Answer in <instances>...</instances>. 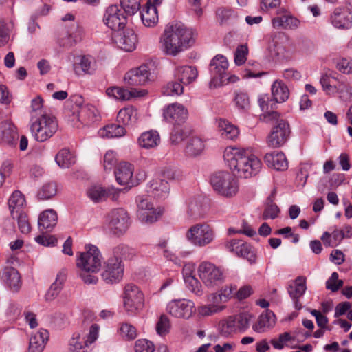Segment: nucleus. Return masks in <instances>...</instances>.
I'll list each match as a JSON object with an SVG mask.
<instances>
[{
  "mask_svg": "<svg viewBox=\"0 0 352 352\" xmlns=\"http://www.w3.org/2000/svg\"><path fill=\"white\" fill-rule=\"evenodd\" d=\"M149 188V192L154 197L158 198L166 197L170 191L168 183L161 179H155L151 181Z\"/></svg>",
  "mask_w": 352,
  "mask_h": 352,
  "instance_id": "ea45409f",
  "label": "nucleus"
},
{
  "mask_svg": "<svg viewBox=\"0 0 352 352\" xmlns=\"http://www.w3.org/2000/svg\"><path fill=\"white\" fill-rule=\"evenodd\" d=\"M49 338V333L44 329L33 333L30 338L28 352H42Z\"/></svg>",
  "mask_w": 352,
  "mask_h": 352,
  "instance_id": "cd10ccee",
  "label": "nucleus"
},
{
  "mask_svg": "<svg viewBox=\"0 0 352 352\" xmlns=\"http://www.w3.org/2000/svg\"><path fill=\"white\" fill-rule=\"evenodd\" d=\"M223 158L234 174L240 177L256 176L262 168L261 161L250 148L228 146L224 151Z\"/></svg>",
  "mask_w": 352,
  "mask_h": 352,
  "instance_id": "f03ea898",
  "label": "nucleus"
},
{
  "mask_svg": "<svg viewBox=\"0 0 352 352\" xmlns=\"http://www.w3.org/2000/svg\"><path fill=\"white\" fill-rule=\"evenodd\" d=\"M183 276L185 283L186 284L188 289L193 292L195 294L201 296L202 294V286L200 282L195 277V276L191 275L190 273L188 274V273H187V269H184L183 270Z\"/></svg>",
  "mask_w": 352,
  "mask_h": 352,
  "instance_id": "603ef678",
  "label": "nucleus"
},
{
  "mask_svg": "<svg viewBox=\"0 0 352 352\" xmlns=\"http://www.w3.org/2000/svg\"><path fill=\"white\" fill-rule=\"evenodd\" d=\"M106 93L109 96L119 100L125 101L132 98L144 96L147 94V91L144 89H131L129 90L123 87H112L108 88Z\"/></svg>",
  "mask_w": 352,
  "mask_h": 352,
  "instance_id": "b1692460",
  "label": "nucleus"
},
{
  "mask_svg": "<svg viewBox=\"0 0 352 352\" xmlns=\"http://www.w3.org/2000/svg\"><path fill=\"white\" fill-rule=\"evenodd\" d=\"M135 352H153L155 346L153 343L146 339H140L135 342Z\"/></svg>",
  "mask_w": 352,
  "mask_h": 352,
  "instance_id": "774afa93",
  "label": "nucleus"
},
{
  "mask_svg": "<svg viewBox=\"0 0 352 352\" xmlns=\"http://www.w3.org/2000/svg\"><path fill=\"white\" fill-rule=\"evenodd\" d=\"M58 216L52 209L43 211L38 219V229L42 232H51L57 223Z\"/></svg>",
  "mask_w": 352,
  "mask_h": 352,
  "instance_id": "bb28decb",
  "label": "nucleus"
},
{
  "mask_svg": "<svg viewBox=\"0 0 352 352\" xmlns=\"http://www.w3.org/2000/svg\"><path fill=\"white\" fill-rule=\"evenodd\" d=\"M160 143V137L157 131L151 130L144 132L138 138L140 146L144 148H153Z\"/></svg>",
  "mask_w": 352,
  "mask_h": 352,
  "instance_id": "72a5a7b5",
  "label": "nucleus"
},
{
  "mask_svg": "<svg viewBox=\"0 0 352 352\" xmlns=\"http://www.w3.org/2000/svg\"><path fill=\"white\" fill-rule=\"evenodd\" d=\"M57 192V186L54 182L45 184L38 192L39 199L45 200L54 197Z\"/></svg>",
  "mask_w": 352,
  "mask_h": 352,
  "instance_id": "6e6d98bb",
  "label": "nucleus"
},
{
  "mask_svg": "<svg viewBox=\"0 0 352 352\" xmlns=\"http://www.w3.org/2000/svg\"><path fill=\"white\" fill-rule=\"evenodd\" d=\"M86 252H81L76 259V266L80 270L79 276L85 284L96 285L98 273L102 266V256L99 249L93 245L86 246Z\"/></svg>",
  "mask_w": 352,
  "mask_h": 352,
  "instance_id": "20e7f679",
  "label": "nucleus"
},
{
  "mask_svg": "<svg viewBox=\"0 0 352 352\" xmlns=\"http://www.w3.org/2000/svg\"><path fill=\"white\" fill-rule=\"evenodd\" d=\"M197 272L199 277L207 287H214L224 280L223 270L209 261L201 262Z\"/></svg>",
  "mask_w": 352,
  "mask_h": 352,
  "instance_id": "f8f14e48",
  "label": "nucleus"
},
{
  "mask_svg": "<svg viewBox=\"0 0 352 352\" xmlns=\"http://www.w3.org/2000/svg\"><path fill=\"white\" fill-rule=\"evenodd\" d=\"M338 274L336 272L331 274V277L326 282L327 289L333 292H337L343 285V280L338 278Z\"/></svg>",
  "mask_w": 352,
  "mask_h": 352,
  "instance_id": "338daca9",
  "label": "nucleus"
},
{
  "mask_svg": "<svg viewBox=\"0 0 352 352\" xmlns=\"http://www.w3.org/2000/svg\"><path fill=\"white\" fill-rule=\"evenodd\" d=\"M228 60L221 54L216 55L210 61V73L211 75L210 85L221 86L225 82V75L228 69Z\"/></svg>",
  "mask_w": 352,
  "mask_h": 352,
  "instance_id": "dca6fc26",
  "label": "nucleus"
},
{
  "mask_svg": "<svg viewBox=\"0 0 352 352\" xmlns=\"http://www.w3.org/2000/svg\"><path fill=\"white\" fill-rule=\"evenodd\" d=\"M124 269L122 261L109 258L104 263V270L101 274L102 278L107 284L119 283L122 279Z\"/></svg>",
  "mask_w": 352,
  "mask_h": 352,
  "instance_id": "f3484780",
  "label": "nucleus"
},
{
  "mask_svg": "<svg viewBox=\"0 0 352 352\" xmlns=\"http://www.w3.org/2000/svg\"><path fill=\"white\" fill-rule=\"evenodd\" d=\"M306 289V278L303 276H298L287 287L289 296L292 299L294 307L297 310H300L302 307V305L299 300L305 293Z\"/></svg>",
  "mask_w": 352,
  "mask_h": 352,
  "instance_id": "5701e85b",
  "label": "nucleus"
},
{
  "mask_svg": "<svg viewBox=\"0 0 352 352\" xmlns=\"http://www.w3.org/2000/svg\"><path fill=\"white\" fill-rule=\"evenodd\" d=\"M2 278L10 289L17 292L21 285V276L15 268L12 267H6L4 268Z\"/></svg>",
  "mask_w": 352,
  "mask_h": 352,
  "instance_id": "c756f323",
  "label": "nucleus"
},
{
  "mask_svg": "<svg viewBox=\"0 0 352 352\" xmlns=\"http://www.w3.org/2000/svg\"><path fill=\"white\" fill-rule=\"evenodd\" d=\"M259 106L262 111L265 112L267 114L265 116V118L267 121H272L273 120H278L280 117V114L277 111H270L273 109V105H276L275 101L270 100L267 95L260 96L258 100Z\"/></svg>",
  "mask_w": 352,
  "mask_h": 352,
  "instance_id": "f704fd0d",
  "label": "nucleus"
},
{
  "mask_svg": "<svg viewBox=\"0 0 352 352\" xmlns=\"http://www.w3.org/2000/svg\"><path fill=\"white\" fill-rule=\"evenodd\" d=\"M55 161L60 168H67L75 164L76 157L69 149L63 148L56 154Z\"/></svg>",
  "mask_w": 352,
  "mask_h": 352,
  "instance_id": "a18cd8bd",
  "label": "nucleus"
},
{
  "mask_svg": "<svg viewBox=\"0 0 352 352\" xmlns=\"http://www.w3.org/2000/svg\"><path fill=\"white\" fill-rule=\"evenodd\" d=\"M16 127L10 121H3L0 123V139L6 144H12L17 140Z\"/></svg>",
  "mask_w": 352,
  "mask_h": 352,
  "instance_id": "7c9ffc66",
  "label": "nucleus"
},
{
  "mask_svg": "<svg viewBox=\"0 0 352 352\" xmlns=\"http://www.w3.org/2000/svg\"><path fill=\"white\" fill-rule=\"evenodd\" d=\"M165 120L173 125L183 124L188 117V111L183 105L172 104L164 110Z\"/></svg>",
  "mask_w": 352,
  "mask_h": 352,
  "instance_id": "4be33fe9",
  "label": "nucleus"
},
{
  "mask_svg": "<svg viewBox=\"0 0 352 352\" xmlns=\"http://www.w3.org/2000/svg\"><path fill=\"white\" fill-rule=\"evenodd\" d=\"M133 165L126 162H120L115 170L116 179L120 185H128L134 186L138 185V182L133 177Z\"/></svg>",
  "mask_w": 352,
  "mask_h": 352,
  "instance_id": "aec40b11",
  "label": "nucleus"
},
{
  "mask_svg": "<svg viewBox=\"0 0 352 352\" xmlns=\"http://www.w3.org/2000/svg\"><path fill=\"white\" fill-rule=\"evenodd\" d=\"M225 308L223 305H205L198 307V314L202 316H210L222 311Z\"/></svg>",
  "mask_w": 352,
  "mask_h": 352,
  "instance_id": "0e129e2a",
  "label": "nucleus"
},
{
  "mask_svg": "<svg viewBox=\"0 0 352 352\" xmlns=\"http://www.w3.org/2000/svg\"><path fill=\"white\" fill-rule=\"evenodd\" d=\"M111 190L110 188L104 189L100 186H91L87 191V195L94 202H100L104 201L109 195Z\"/></svg>",
  "mask_w": 352,
  "mask_h": 352,
  "instance_id": "3c124183",
  "label": "nucleus"
},
{
  "mask_svg": "<svg viewBox=\"0 0 352 352\" xmlns=\"http://www.w3.org/2000/svg\"><path fill=\"white\" fill-rule=\"evenodd\" d=\"M336 80V76H332L327 74L322 75L320 79V83L323 91L327 94H333V85H335Z\"/></svg>",
  "mask_w": 352,
  "mask_h": 352,
  "instance_id": "13d9d810",
  "label": "nucleus"
},
{
  "mask_svg": "<svg viewBox=\"0 0 352 352\" xmlns=\"http://www.w3.org/2000/svg\"><path fill=\"white\" fill-rule=\"evenodd\" d=\"M335 68L343 74H352V57L338 56L333 59Z\"/></svg>",
  "mask_w": 352,
  "mask_h": 352,
  "instance_id": "49530a36",
  "label": "nucleus"
},
{
  "mask_svg": "<svg viewBox=\"0 0 352 352\" xmlns=\"http://www.w3.org/2000/svg\"><path fill=\"white\" fill-rule=\"evenodd\" d=\"M120 3L129 18L136 14L140 8V0H120Z\"/></svg>",
  "mask_w": 352,
  "mask_h": 352,
  "instance_id": "4d7b16f0",
  "label": "nucleus"
},
{
  "mask_svg": "<svg viewBox=\"0 0 352 352\" xmlns=\"http://www.w3.org/2000/svg\"><path fill=\"white\" fill-rule=\"evenodd\" d=\"M138 206L137 216L140 221L145 223H153L155 222L162 212L155 208L153 203L143 196H138L136 198Z\"/></svg>",
  "mask_w": 352,
  "mask_h": 352,
  "instance_id": "2eb2a0df",
  "label": "nucleus"
},
{
  "mask_svg": "<svg viewBox=\"0 0 352 352\" xmlns=\"http://www.w3.org/2000/svg\"><path fill=\"white\" fill-rule=\"evenodd\" d=\"M218 131L221 136L226 140H236L240 134L239 128L228 120L219 118L216 120Z\"/></svg>",
  "mask_w": 352,
  "mask_h": 352,
  "instance_id": "a878e982",
  "label": "nucleus"
},
{
  "mask_svg": "<svg viewBox=\"0 0 352 352\" xmlns=\"http://www.w3.org/2000/svg\"><path fill=\"white\" fill-rule=\"evenodd\" d=\"M226 248L236 256L246 258L251 264L256 260L255 250L243 240L232 239L225 244Z\"/></svg>",
  "mask_w": 352,
  "mask_h": 352,
  "instance_id": "a211bd4d",
  "label": "nucleus"
},
{
  "mask_svg": "<svg viewBox=\"0 0 352 352\" xmlns=\"http://www.w3.org/2000/svg\"><path fill=\"white\" fill-rule=\"evenodd\" d=\"M132 21L129 19L124 10L117 5H111L105 10L103 21L106 22H116L121 20Z\"/></svg>",
  "mask_w": 352,
  "mask_h": 352,
  "instance_id": "c9c22d12",
  "label": "nucleus"
},
{
  "mask_svg": "<svg viewBox=\"0 0 352 352\" xmlns=\"http://www.w3.org/2000/svg\"><path fill=\"white\" fill-rule=\"evenodd\" d=\"M210 182L214 191L223 197L232 198L239 190L238 179L228 171L214 173L211 175Z\"/></svg>",
  "mask_w": 352,
  "mask_h": 352,
  "instance_id": "39448f33",
  "label": "nucleus"
},
{
  "mask_svg": "<svg viewBox=\"0 0 352 352\" xmlns=\"http://www.w3.org/2000/svg\"><path fill=\"white\" fill-rule=\"evenodd\" d=\"M160 4L159 0H148L146 7L140 17L142 22H157L158 21L157 5Z\"/></svg>",
  "mask_w": 352,
  "mask_h": 352,
  "instance_id": "a19ab883",
  "label": "nucleus"
},
{
  "mask_svg": "<svg viewBox=\"0 0 352 352\" xmlns=\"http://www.w3.org/2000/svg\"><path fill=\"white\" fill-rule=\"evenodd\" d=\"M167 312L176 318L189 319L196 311L193 301L188 299H175L166 306Z\"/></svg>",
  "mask_w": 352,
  "mask_h": 352,
  "instance_id": "ddd939ff",
  "label": "nucleus"
},
{
  "mask_svg": "<svg viewBox=\"0 0 352 352\" xmlns=\"http://www.w3.org/2000/svg\"><path fill=\"white\" fill-rule=\"evenodd\" d=\"M274 51L278 56H284L287 52L289 41L283 34H279L278 39H274Z\"/></svg>",
  "mask_w": 352,
  "mask_h": 352,
  "instance_id": "bf43d9fd",
  "label": "nucleus"
},
{
  "mask_svg": "<svg viewBox=\"0 0 352 352\" xmlns=\"http://www.w3.org/2000/svg\"><path fill=\"white\" fill-rule=\"evenodd\" d=\"M111 30L112 39L121 49L132 52L136 47L137 35L129 23H106Z\"/></svg>",
  "mask_w": 352,
  "mask_h": 352,
  "instance_id": "0eeeda50",
  "label": "nucleus"
},
{
  "mask_svg": "<svg viewBox=\"0 0 352 352\" xmlns=\"http://www.w3.org/2000/svg\"><path fill=\"white\" fill-rule=\"evenodd\" d=\"M173 126L170 139L173 144H177L187 137L189 130L182 124Z\"/></svg>",
  "mask_w": 352,
  "mask_h": 352,
  "instance_id": "5fc2aeb1",
  "label": "nucleus"
},
{
  "mask_svg": "<svg viewBox=\"0 0 352 352\" xmlns=\"http://www.w3.org/2000/svg\"><path fill=\"white\" fill-rule=\"evenodd\" d=\"M277 124L274 125L271 133L267 138V144L270 147L278 148L283 146L288 140L290 135L289 125L284 120H276Z\"/></svg>",
  "mask_w": 352,
  "mask_h": 352,
  "instance_id": "4468645a",
  "label": "nucleus"
},
{
  "mask_svg": "<svg viewBox=\"0 0 352 352\" xmlns=\"http://www.w3.org/2000/svg\"><path fill=\"white\" fill-rule=\"evenodd\" d=\"M138 120V111L133 106L121 109L117 115V122L124 126H132Z\"/></svg>",
  "mask_w": 352,
  "mask_h": 352,
  "instance_id": "2f4dec72",
  "label": "nucleus"
},
{
  "mask_svg": "<svg viewBox=\"0 0 352 352\" xmlns=\"http://www.w3.org/2000/svg\"><path fill=\"white\" fill-rule=\"evenodd\" d=\"M43 100L40 96H37L31 102V119L32 117L38 118L42 114H46L43 111Z\"/></svg>",
  "mask_w": 352,
  "mask_h": 352,
  "instance_id": "680f3d73",
  "label": "nucleus"
},
{
  "mask_svg": "<svg viewBox=\"0 0 352 352\" xmlns=\"http://www.w3.org/2000/svg\"><path fill=\"white\" fill-rule=\"evenodd\" d=\"M122 298L124 309L129 315H136L142 309L144 296L135 285L126 284L124 288Z\"/></svg>",
  "mask_w": 352,
  "mask_h": 352,
  "instance_id": "1a4fd4ad",
  "label": "nucleus"
},
{
  "mask_svg": "<svg viewBox=\"0 0 352 352\" xmlns=\"http://www.w3.org/2000/svg\"><path fill=\"white\" fill-rule=\"evenodd\" d=\"M137 254L136 250L125 244H119L112 250V258L118 261L131 260Z\"/></svg>",
  "mask_w": 352,
  "mask_h": 352,
  "instance_id": "58836bf2",
  "label": "nucleus"
},
{
  "mask_svg": "<svg viewBox=\"0 0 352 352\" xmlns=\"http://www.w3.org/2000/svg\"><path fill=\"white\" fill-rule=\"evenodd\" d=\"M344 239L343 234L338 229H335L331 234L324 232L321 236V240L326 247L338 246Z\"/></svg>",
  "mask_w": 352,
  "mask_h": 352,
  "instance_id": "09e8293b",
  "label": "nucleus"
},
{
  "mask_svg": "<svg viewBox=\"0 0 352 352\" xmlns=\"http://www.w3.org/2000/svg\"><path fill=\"white\" fill-rule=\"evenodd\" d=\"M126 129L118 124H111L105 126L99 131V135L102 138H117L125 135Z\"/></svg>",
  "mask_w": 352,
  "mask_h": 352,
  "instance_id": "c03bdc74",
  "label": "nucleus"
},
{
  "mask_svg": "<svg viewBox=\"0 0 352 352\" xmlns=\"http://www.w3.org/2000/svg\"><path fill=\"white\" fill-rule=\"evenodd\" d=\"M204 149V143L199 137L190 138L186 144L185 152L186 155L192 157L199 155Z\"/></svg>",
  "mask_w": 352,
  "mask_h": 352,
  "instance_id": "de8ad7c7",
  "label": "nucleus"
},
{
  "mask_svg": "<svg viewBox=\"0 0 352 352\" xmlns=\"http://www.w3.org/2000/svg\"><path fill=\"white\" fill-rule=\"evenodd\" d=\"M248 52V47L246 45H240L237 47L234 56V61L236 65L240 66L245 63Z\"/></svg>",
  "mask_w": 352,
  "mask_h": 352,
  "instance_id": "052dcab7",
  "label": "nucleus"
},
{
  "mask_svg": "<svg viewBox=\"0 0 352 352\" xmlns=\"http://www.w3.org/2000/svg\"><path fill=\"white\" fill-rule=\"evenodd\" d=\"M265 162L269 167L276 170H285L288 167L287 160L282 152L274 151L265 155Z\"/></svg>",
  "mask_w": 352,
  "mask_h": 352,
  "instance_id": "c85d7f7f",
  "label": "nucleus"
},
{
  "mask_svg": "<svg viewBox=\"0 0 352 352\" xmlns=\"http://www.w3.org/2000/svg\"><path fill=\"white\" fill-rule=\"evenodd\" d=\"M271 90L275 102H283L289 98V89L281 80H275L272 85Z\"/></svg>",
  "mask_w": 352,
  "mask_h": 352,
  "instance_id": "e433bc0d",
  "label": "nucleus"
},
{
  "mask_svg": "<svg viewBox=\"0 0 352 352\" xmlns=\"http://www.w3.org/2000/svg\"><path fill=\"white\" fill-rule=\"evenodd\" d=\"M58 128L56 118L49 114H42L30 119V131L34 138L43 142L51 138Z\"/></svg>",
  "mask_w": 352,
  "mask_h": 352,
  "instance_id": "423d86ee",
  "label": "nucleus"
},
{
  "mask_svg": "<svg viewBox=\"0 0 352 352\" xmlns=\"http://www.w3.org/2000/svg\"><path fill=\"white\" fill-rule=\"evenodd\" d=\"M82 34L83 30L78 23H71L59 34V43L65 47H71L81 41Z\"/></svg>",
  "mask_w": 352,
  "mask_h": 352,
  "instance_id": "412c9836",
  "label": "nucleus"
},
{
  "mask_svg": "<svg viewBox=\"0 0 352 352\" xmlns=\"http://www.w3.org/2000/svg\"><path fill=\"white\" fill-rule=\"evenodd\" d=\"M150 76L149 67L146 64H143L140 67L128 71L124 75V80L128 85L142 86L145 85L149 82Z\"/></svg>",
  "mask_w": 352,
  "mask_h": 352,
  "instance_id": "6ab92c4d",
  "label": "nucleus"
},
{
  "mask_svg": "<svg viewBox=\"0 0 352 352\" xmlns=\"http://www.w3.org/2000/svg\"><path fill=\"white\" fill-rule=\"evenodd\" d=\"M197 32L184 23H172L166 26L160 38L162 51L176 56L192 47L197 40Z\"/></svg>",
  "mask_w": 352,
  "mask_h": 352,
  "instance_id": "f257e3e1",
  "label": "nucleus"
},
{
  "mask_svg": "<svg viewBox=\"0 0 352 352\" xmlns=\"http://www.w3.org/2000/svg\"><path fill=\"white\" fill-rule=\"evenodd\" d=\"M73 69L78 76L91 74L96 69L95 62L91 56H83L80 58L79 62L74 64Z\"/></svg>",
  "mask_w": 352,
  "mask_h": 352,
  "instance_id": "473e14b6",
  "label": "nucleus"
},
{
  "mask_svg": "<svg viewBox=\"0 0 352 352\" xmlns=\"http://www.w3.org/2000/svg\"><path fill=\"white\" fill-rule=\"evenodd\" d=\"M170 328V320L168 316L165 314H162L157 324H156V331L160 336L166 335Z\"/></svg>",
  "mask_w": 352,
  "mask_h": 352,
  "instance_id": "e2e57ef3",
  "label": "nucleus"
},
{
  "mask_svg": "<svg viewBox=\"0 0 352 352\" xmlns=\"http://www.w3.org/2000/svg\"><path fill=\"white\" fill-rule=\"evenodd\" d=\"M198 75L197 69L192 66H182L177 68L176 76L184 85H188L194 81Z\"/></svg>",
  "mask_w": 352,
  "mask_h": 352,
  "instance_id": "4c0bfd02",
  "label": "nucleus"
},
{
  "mask_svg": "<svg viewBox=\"0 0 352 352\" xmlns=\"http://www.w3.org/2000/svg\"><path fill=\"white\" fill-rule=\"evenodd\" d=\"M8 204L10 215L13 219H15V216L25 212L26 201L21 191H14L10 197Z\"/></svg>",
  "mask_w": 352,
  "mask_h": 352,
  "instance_id": "393cba45",
  "label": "nucleus"
},
{
  "mask_svg": "<svg viewBox=\"0 0 352 352\" xmlns=\"http://www.w3.org/2000/svg\"><path fill=\"white\" fill-rule=\"evenodd\" d=\"M234 102L239 110L245 111L250 107L249 96L244 92L236 93Z\"/></svg>",
  "mask_w": 352,
  "mask_h": 352,
  "instance_id": "69168bd1",
  "label": "nucleus"
},
{
  "mask_svg": "<svg viewBox=\"0 0 352 352\" xmlns=\"http://www.w3.org/2000/svg\"><path fill=\"white\" fill-rule=\"evenodd\" d=\"M333 88V94L338 93L341 98L348 99L352 96V87L343 76H336Z\"/></svg>",
  "mask_w": 352,
  "mask_h": 352,
  "instance_id": "37998d69",
  "label": "nucleus"
},
{
  "mask_svg": "<svg viewBox=\"0 0 352 352\" xmlns=\"http://www.w3.org/2000/svg\"><path fill=\"white\" fill-rule=\"evenodd\" d=\"M66 278V273L64 270L59 272L55 281L51 285L45 294L47 300H52L56 298L60 292L63 284Z\"/></svg>",
  "mask_w": 352,
  "mask_h": 352,
  "instance_id": "79ce46f5",
  "label": "nucleus"
},
{
  "mask_svg": "<svg viewBox=\"0 0 352 352\" xmlns=\"http://www.w3.org/2000/svg\"><path fill=\"white\" fill-rule=\"evenodd\" d=\"M83 98L74 95L65 102L64 112L74 126L90 125L99 120L98 111L91 104L82 106Z\"/></svg>",
  "mask_w": 352,
  "mask_h": 352,
  "instance_id": "7ed1b4c3",
  "label": "nucleus"
},
{
  "mask_svg": "<svg viewBox=\"0 0 352 352\" xmlns=\"http://www.w3.org/2000/svg\"><path fill=\"white\" fill-rule=\"evenodd\" d=\"M98 332L99 326L93 324L88 333L84 331L74 333L69 343V352H89V346L97 340Z\"/></svg>",
  "mask_w": 352,
  "mask_h": 352,
  "instance_id": "9d476101",
  "label": "nucleus"
},
{
  "mask_svg": "<svg viewBox=\"0 0 352 352\" xmlns=\"http://www.w3.org/2000/svg\"><path fill=\"white\" fill-rule=\"evenodd\" d=\"M216 19L221 22L239 19V13L231 8H219L216 11Z\"/></svg>",
  "mask_w": 352,
  "mask_h": 352,
  "instance_id": "864d4df0",
  "label": "nucleus"
},
{
  "mask_svg": "<svg viewBox=\"0 0 352 352\" xmlns=\"http://www.w3.org/2000/svg\"><path fill=\"white\" fill-rule=\"evenodd\" d=\"M106 221L111 233L116 236H123L131 226L129 214L122 208L111 210L107 216Z\"/></svg>",
  "mask_w": 352,
  "mask_h": 352,
  "instance_id": "6e6552de",
  "label": "nucleus"
},
{
  "mask_svg": "<svg viewBox=\"0 0 352 352\" xmlns=\"http://www.w3.org/2000/svg\"><path fill=\"white\" fill-rule=\"evenodd\" d=\"M331 22H351L352 12L346 7L336 8L330 15Z\"/></svg>",
  "mask_w": 352,
  "mask_h": 352,
  "instance_id": "8fccbe9b",
  "label": "nucleus"
},
{
  "mask_svg": "<svg viewBox=\"0 0 352 352\" xmlns=\"http://www.w3.org/2000/svg\"><path fill=\"white\" fill-rule=\"evenodd\" d=\"M186 238L195 246L204 247L213 241L214 232L209 225L197 223L188 230Z\"/></svg>",
  "mask_w": 352,
  "mask_h": 352,
  "instance_id": "9b49d317",
  "label": "nucleus"
}]
</instances>
